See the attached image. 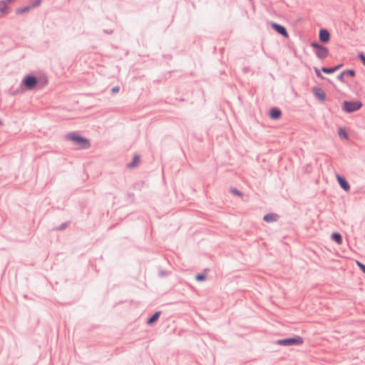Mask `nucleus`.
<instances>
[{
	"mask_svg": "<svg viewBox=\"0 0 365 365\" xmlns=\"http://www.w3.org/2000/svg\"><path fill=\"white\" fill-rule=\"evenodd\" d=\"M48 83V80L45 77L36 78L34 76H28L24 78V87L32 90L35 88H42Z\"/></svg>",
	"mask_w": 365,
	"mask_h": 365,
	"instance_id": "1",
	"label": "nucleus"
},
{
	"mask_svg": "<svg viewBox=\"0 0 365 365\" xmlns=\"http://www.w3.org/2000/svg\"><path fill=\"white\" fill-rule=\"evenodd\" d=\"M269 116L274 120L279 119L281 116V111L277 108H272L269 111Z\"/></svg>",
	"mask_w": 365,
	"mask_h": 365,
	"instance_id": "11",
	"label": "nucleus"
},
{
	"mask_svg": "<svg viewBox=\"0 0 365 365\" xmlns=\"http://www.w3.org/2000/svg\"><path fill=\"white\" fill-rule=\"evenodd\" d=\"M205 279V277L203 274H198L196 276V279L198 281H202Z\"/></svg>",
	"mask_w": 365,
	"mask_h": 365,
	"instance_id": "21",
	"label": "nucleus"
},
{
	"mask_svg": "<svg viewBox=\"0 0 365 365\" xmlns=\"http://www.w3.org/2000/svg\"><path fill=\"white\" fill-rule=\"evenodd\" d=\"M233 192L236 194H239V192L237 190H234Z\"/></svg>",
	"mask_w": 365,
	"mask_h": 365,
	"instance_id": "28",
	"label": "nucleus"
},
{
	"mask_svg": "<svg viewBox=\"0 0 365 365\" xmlns=\"http://www.w3.org/2000/svg\"><path fill=\"white\" fill-rule=\"evenodd\" d=\"M140 162V158L138 156H135L134 158H133V160L132 163H129L128 165V166L129 168H134L135 166H136Z\"/></svg>",
	"mask_w": 365,
	"mask_h": 365,
	"instance_id": "16",
	"label": "nucleus"
},
{
	"mask_svg": "<svg viewBox=\"0 0 365 365\" xmlns=\"http://www.w3.org/2000/svg\"><path fill=\"white\" fill-rule=\"evenodd\" d=\"M319 39L322 42L327 43L329 41L330 35L327 30L321 29L319 31Z\"/></svg>",
	"mask_w": 365,
	"mask_h": 365,
	"instance_id": "6",
	"label": "nucleus"
},
{
	"mask_svg": "<svg viewBox=\"0 0 365 365\" xmlns=\"http://www.w3.org/2000/svg\"><path fill=\"white\" fill-rule=\"evenodd\" d=\"M359 58L365 66V56L363 53L359 54Z\"/></svg>",
	"mask_w": 365,
	"mask_h": 365,
	"instance_id": "23",
	"label": "nucleus"
},
{
	"mask_svg": "<svg viewBox=\"0 0 365 365\" xmlns=\"http://www.w3.org/2000/svg\"><path fill=\"white\" fill-rule=\"evenodd\" d=\"M118 91H119V88H118V87H114V88H113V89H112V91H113V93H117V92H118Z\"/></svg>",
	"mask_w": 365,
	"mask_h": 365,
	"instance_id": "25",
	"label": "nucleus"
},
{
	"mask_svg": "<svg viewBox=\"0 0 365 365\" xmlns=\"http://www.w3.org/2000/svg\"><path fill=\"white\" fill-rule=\"evenodd\" d=\"M311 46H312L313 48H314L317 51L318 49H319V48H321V47L322 46H321V45H319V44H318V43H312L311 44Z\"/></svg>",
	"mask_w": 365,
	"mask_h": 365,
	"instance_id": "20",
	"label": "nucleus"
},
{
	"mask_svg": "<svg viewBox=\"0 0 365 365\" xmlns=\"http://www.w3.org/2000/svg\"><path fill=\"white\" fill-rule=\"evenodd\" d=\"M340 67H341V66L339 65V66H337L336 67L331 68H322V70L325 73H332L335 72L336 71H337Z\"/></svg>",
	"mask_w": 365,
	"mask_h": 365,
	"instance_id": "14",
	"label": "nucleus"
},
{
	"mask_svg": "<svg viewBox=\"0 0 365 365\" xmlns=\"http://www.w3.org/2000/svg\"><path fill=\"white\" fill-rule=\"evenodd\" d=\"M314 93L316 96L317 98H319L320 101H324L326 98V94L325 92L319 88H315L314 90Z\"/></svg>",
	"mask_w": 365,
	"mask_h": 365,
	"instance_id": "7",
	"label": "nucleus"
},
{
	"mask_svg": "<svg viewBox=\"0 0 365 365\" xmlns=\"http://www.w3.org/2000/svg\"><path fill=\"white\" fill-rule=\"evenodd\" d=\"M40 4H41V0H35V4H34L33 6H28V7H26V8H24V11H25L26 10H29V9H31V8H34V7H35V6H38Z\"/></svg>",
	"mask_w": 365,
	"mask_h": 365,
	"instance_id": "18",
	"label": "nucleus"
},
{
	"mask_svg": "<svg viewBox=\"0 0 365 365\" xmlns=\"http://www.w3.org/2000/svg\"><path fill=\"white\" fill-rule=\"evenodd\" d=\"M339 136L343 137L346 139L348 138L347 133L344 128H340L339 130Z\"/></svg>",
	"mask_w": 365,
	"mask_h": 365,
	"instance_id": "17",
	"label": "nucleus"
},
{
	"mask_svg": "<svg viewBox=\"0 0 365 365\" xmlns=\"http://www.w3.org/2000/svg\"><path fill=\"white\" fill-rule=\"evenodd\" d=\"M8 13V3L5 0L0 1V16H5Z\"/></svg>",
	"mask_w": 365,
	"mask_h": 365,
	"instance_id": "9",
	"label": "nucleus"
},
{
	"mask_svg": "<svg viewBox=\"0 0 365 365\" xmlns=\"http://www.w3.org/2000/svg\"><path fill=\"white\" fill-rule=\"evenodd\" d=\"M331 239L334 240L338 245H341L342 243L341 235L338 232L332 233Z\"/></svg>",
	"mask_w": 365,
	"mask_h": 365,
	"instance_id": "12",
	"label": "nucleus"
},
{
	"mask_svg": "<svg viewBox=\"0 0 365 365\" xmlns=\"http://www.w3.org/2000/svg\"><path fill=\"white\" fill-rule=\"evenodd\" d=\"M347 73L351 77H354L355 76V72L354 70L347 71Z\"/></svg>",
	"mask_w": 365,
	"mask_h": 365,
	"instance_id": "22",
	"label": "nucleus"
},
{
	"mask_svg": "<svg viewBox=\"0 0 365 365\" xmlns=\"http://www.w3.org/2000/svg\"><path fill=\"white\" fill-rule=\"evenodd\" d=\"M68 138L73 141L81 149L88 148L91 145L89 140L75 133L69 134Z\"/></svg>",
	"mask_w": 365,
	"mask_h": 365,
	"instance_id": "2",
	"label": "nucleus"
},
{
	"mask_svg": "<svg viewBox=\"0 0 365 365\" xmlns=\"http://www.w3.org/2000/svg\"><path fill=\"white\" fill-rule=\"evenodd\" d=\"M277 218V216L274 214H268L264 217V220L267 222L276 221Z\"/></svg>",
	"mask_w": 365,
	"mask_h": 365,
	"instance_id": "13",
	"label": "nucleus"
},
{
	"mask_svg": "<svg viewBox=\"0 0 365 365\" xmlns=\"http://www.w3.org/2000/svg\"><path fill=\"white\" fill-rule=\"evenodd\" d=\"M0 125H1V121H0Z\"/></svg>",
	"mask_w": 365,
	"mask_h": 365,
	"instance_id": "29",
	"label": "nucleus"
},
{
	"mask_svg": "<svg viewBox=\"0 0 365 365\" xmlns=\"http://www.w3.org/2000/svg\"><path fill=\"white\" fill-rule=\"evenodd\" d=\"M362 104L360 101L349 102L344 101L343 108L346 112L351 113L359 110Z\"/></svg>",
	"mask_w": 365,
	"mask_h": 365,
	"instance_id": "4",
	"label": "nucleus"
},
{
	"mask_svg": "<svg viewBox=\"0 0 365 365\" xmlns=\"http://www.w3.org/2000/svg\"><path fill=\"white\" fill-rule=\"evenodd\" d=\"M315 71H316V73H317V76H319V77H322V76L321 75V73H320V72H319V69L316 68V69H315Z\"/></svg>",
	"mask_w": 365,
	"mask_h": 365,
	"instance_id": "24",
	"label": "nucleus"
},
{
	"mask_svg": "<svg viewBox=\"0 0 365 365\" xmlns=\"http://www.w3.org/2000/svg\"><path fill=\"white\" fill-rule=\"evenodd\" d=\"M336 179L341 187L346 191L349 190V185L346 180L339 175H336Z\"/></svg>",
	"mask_w": 365,
	"mask_h": 365,
	"instance_id": "8",
	"label": "nucleus"
},
{
	"mask_svg": "<svg viewBox=\"0 0 365 365\" xmlns=\"http://www.w3.org/2000/svg\"><path fill=\"white\" fill-rule=\"evenodd\" d=\"M277 343L281 346L301 345L303 343V340L300 336H297L295 338L279 339Z\"/></svg>",
	"mask_w": 365,
	"mask_h": 365,
	"instance_id": "3",
	"label": "nucleus"
},
{
	"mask_svg": "<svg viewBox=\"0 0 365 365\" xmlns=\"http://www.w3.org/2000/svg\"><path fill=\"white\" fill-rule=\"evenodd\" d=\"M5 1L8 3V4H10L14 2L16 0H5Z\"/></svg>",
	"mask_w": 365,
	"mask_h": 365,
	"instance_id": "26",
	"label": "nucleus"
},
{
	"mask_svg": "<svg viewBox=\"0 0 365 365\" xmlns=\"http://www.w3.org/2000/svg\"><path fill=\"white\" fill-rule=\"evenodd\" d=\"M271 26L277 31L278 32L279 34H280L281 35H282L285 38H288L289 37V34L287 32V30L286 29L279 25V24H277L276 23H272L271 24Z\"/></svg>",
	"mask_w": 365,
	"mask_h": 365,
	"instance_id": "5",
	"label": "nucleus"
},
{
	"mask_svg": "<svg viewBox=\"0 0 365 365\" xmlns=\"http://www.w3.org/2000/svg\"><path fill=\"white\" fill-rule=\"evenodd\" d=\"M344 73V72H342V73L339 76V80H342Z\"/></svg>",
	"mask_w": 365,
	"mask_h": 365,
	"instance_id": "27",
	"label": "nucleus"
},
{
	"mask_svg": "<svg viewBox=\"0 0 365 365\" xmlns=\"http://www.w3.org/2000/svg\"><path fill=\"white\" fill-rule=\"evenodd\" d=\"M356 264L359 267V268L361 269V271L365 274V265L359 262H357Z\"/></svg>",
	"mask_w": 365,
	"mask_h": 365,
	"instance_id": "19",
	"label": "nucleus"
},
{
	"mask_svg": "<svg viewBox=\"0 0 365 365\" xmlns=\"http://www.w3.org/2000/svg\"><path fill=\"white\" fill-rule=\"evenodd\" d=\"M160 312H155L148 321V323L149 324H153V322H155V321L158 320V319L159 318V316H160Z\"/></svg>",
	"mask_w": 365,
	"mask_h": 365,
	"instance_id": "15",
	"label": "nucleus"
},
{
	"mask_svg": "<svg viewBox=\"0 0 365 365\" xmlns=\"http://www.w3.org/2000/svg\"><path fill=\"white\" fill-rule=\"evenodd\" d=\"M328 49L324 46H322L317 51V56L321 59L325 58L328 56Z\"/></svg>",
	"mask_w": 365,
	"mask_h": 365,
	"instance_id": "10",
	"label": "nucleus"
}]
</instances>
